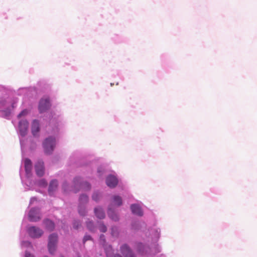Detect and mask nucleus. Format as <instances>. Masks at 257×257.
Returning a JSON list of instances; mask_svg holds the SVG:
<instances>
[{
  "label": "nucleus",
  "instance_id": "obj_19",
  "mask_svg": "<svg viewBox=\"0 0 257 257\" xmlns=\"http://www.w3.org/2000/svg\"><path fill=\"white\" fill-rule=\"evenodd\" d=\"M88 196L85 195H82L79 198V205L81 206L88 202Z\"/></svg>",
  "mask_w": 257,
  "mask_h": 257
},
{
  "label": "nucleus",
  "instance_id": "obj_5",
  "mask_svg": "<svg viewBox=\"0 0 257 257\" xmlns=\"http://www.w3.org/2000/svg\"><path fill=\"white\" fill-rule=\"evenodd\" d=\"M74 184L75 187L81 188L85 190H89L90 189V185L87 182L82 183L81 179L79 177H76L74 179Z\"/></svg>",
  "mask_w": 257,
  "mask_h": 257
},
{
  "label": "nucleus",
  "instance_id": "obj_11",
  "mask_svg": "<svg viewBox=\"0 0 257 257\" xmlns=\"http://www.w3.org/2000/svg\"><path fill=\"white\" fill-rule=\"evenodd\" d=\"M40 131L39 122L37 120H33L32 124V133L34 136H36Z\"/></svg>",
  "mask_w": 257,
  "mask_h": 257
},
{
  "label": "nucleus",
  "instance_id": "obj_23",
  "mask_svg": "<svg viewBox=\"0 0 257 257\" xmlns=\"http://www.w3.org/2000/svg\"><path fill=\"white\" fill-rule=\"evenodd\" d=\"M90 240H92L91 236L89 235H85L83 237V243H85L86 241Z\"/></svg>",
  "mask_w": 257,
  "mask_h": 257
},
{
  "label": "nucleus",
  "instance_id": "obj_29",
  "mask_svg": "<svg viewBox=\"0 0 257 257\" xmlns=\"http://www.w3.org/2000/svg\"><path fill=\"white\" fill-rule=\"evenodd\" d=\"M114 257H121L119 254H116Z\"/></svg>",
  "mask_w": 257,
  "mask_h": 257
},
{
  "label": "nucleus",
  "instance_id": "obj_26",
  "mask_svg": "<svg viewBox=\"0 0 257 257\" xmlns=\"http://www.w3.org/2000/svg\"><path fill=\"white\" fill-rule=\"evenodd\" d=\"M80 226V223L79 221H75L73 223L74 228L77 229Z\"/></svg>",
  "mask_w": 257,
  "mask_h": 257
},
{
  "label": "nucleus",
  "instance_id": "obj_9",
  "mask_svg": "<svg viewBox=\"0 0 257 257\" xmlns=\"http://www.w3.org/2000/svg\"><path fill=\"white\" fill-rule=\"evenodd\" d=\"M36 174L39 176H42L44 173V163L42 161H38L35 165Z\"/></svg>",
  "mask_w": 257,
  "mask_h": 257
},
{
  "label": "nucleus",
  "instance_id": "obj_15",
  "mask_svg": "<svg viewBox=\"0 0 257 257\" xmlns=\"http://www.w3.org/2000/svg\"><path fill=\"white\" fill-rule=\"evenodd\" d=\"M94 213L96 217L98 218L102 219L105 217V213L104 211L100 207L95 208L94 209Z\"/></svg>",
  "mask_w": 257,
  "mask_h": 257
},
{
  "label": "nucleus",
  "instance_id": "obj_31",
  "mask_svg": "<svg viewBox=\"0 0 257 257\" xmlns=\"http://www.w3.org/2000/svg\"><path fill=\"white\" fill-rule=\"evenodd\" d=\"M60 257H63V256H61Z\"/></svg>",
  "mask_w": 257,
  "mask_h": 257
},
{
  "label": "nucleus",
  "instance_id": "obj_3",
  "mask_svg": "<svg viewBox=\"0 0 257 257\" xmlns=\"http://www.w3.org/2000/svg\"><path fill=\"white\" fill-rule=\"evenodd\" d=\"M28 233L30 236L33 238H39L41 237L43 231L40 228L36 226H31L28 229Z\"/></svg>",
  "mask_w": 257,
  "mask_h": 257
},
{
  "label": "nucleus",
  "instance_id": "obj_17",
  "mask_svg": "<svg viewBox=\"0 0 257 257\" xmlns=\"http://www.w3.org/2000/svg\"><path fill=\"white\" fill-rule=\"evenodd\" d=\"M58 186V182L56 180H52L50 184L49 187V192L50 194L55 191Z\"/></svg>",
  "mask_w": 257,
  "mask_h": 257
},
{
  "label": "nucleus",
  "instance_id": "obj_6",
  "mask_svg": "<svg viewBox=\"0 0 257 257\" xmlns=\"http://www.w3.org/2000/svg\"><path fill=\"white\" fill-rule=\"evenodd\" d=\"M120 250L124 257H136L126 244L121 245Z\"/></svg>",
  "mask_w": 257,
  "mask_h": 257
},
{
  "label": "nucleus",
  "instance_id": "obj_8",
  "mask_svg": "<svg viewBox=\"0 0 257 257\" xmlns=\"http://www.w3.org/2000/svg\"><path fill=\"white\" fill-rule=\"evenodd\" d=\"M28 128V122L26 120H22L19 122V130L22 136L26 135Z\"/></svg>",
  "mask_w": 257,
  "mask_h": 257
},
{
  "label": "nucleus",
  "instance_id": "obj_1",
  "mask_svg": "<svg viewBox=\"0 0 257 257\" xmlns=\"http://www.w3.org/2000/svg\"><path fill=\"white\" fill-rule=\"evenodd\" d=\"M43 145L45 153L47 154H51L55 147V139L52 137H49L45 140Z\"/></svg>",
  "mask_w": 257,
  "mask_h": 257
},
{
  "label": "nucleus",
  "instance_id": "obj_2",
  "mask_svg": "<svg viewBox=\"0 0 257 257\" xmlns=\"http://www.w3.org/2000/svg\"><path fill=\"white\" fill-rule=\"evenodd\" d=\"M58 241V236L55 233L51 234L49 237L48 247L51 254L54 253L56 250Z\"/></svg>",
  "mask_w": 257,
  "mask_h": 257
},
{
  "label": "nucleus",
  "instance_id": "obj_13",
  "mask_svg": "<svg viewBox=\"0 0 257 257\" xmlns=\"http://www.w3.org/2000/svg\"><path fill=\"white\" fill-rule=\"evenodd\" d=\"M32 168V164L31 161L29 159L25 160V168L26 172L27 174L31 173Z\"/></svg>",
  "mask_w": 257,
  "mask_h": 257
},
{
  "label": "nucleus",
  "instance_id": "obj_12",
  "mask_svg": "<svg viewBox=\"0 0 257 257\" xmlns=\"http://www.w3.org/2000/svg\"><path fill=\"white\" fill-rule=\"evenodd\" d=\"M131 209L132 212L139 216H142L143 212L142 210L141 207L137 204H132L131 206Z\"/></svg>",
  "mask_w": 257,
  "mask_h": 257
},
{
  "label": "nucleus",
  "instance_id": "obj_24",
  "mask_svg": "<svg viewBox=\"0 0 257 257\" xmlns=\"http://www.w3.org/2000/svg\"><path fill=\"white\" fill-rule=\"evenodd\" d=\"M99 230L102 232H105L107 230L106 227L104 224H100L99 227Z\"/></svg>",
  "mask_w": 257,
  "mask_h": 257
},
{
  "label": "nucleus",
  "instance_id": "obj_10",
  "mask_svg": "<svg viewBox=\"0 0 257 257\" xmlns=\"http://www.w3.org/2000/svg\"><path fill=\"white\" fill-rule=\"evenodd\" d=\"M106 183L110 188H114L117 185L118 180L115 176L110 175L107 177Z\"/></svg>",
  "mask_w": 257,
  "mask_h": 257
},
{
  "label": "nucleus",
  "instance_id": "obj_18",
  "mask_svg": "<svg viewBox=\"0 0 257 257\" xmlns=\"http://www.w3.org/2000/svg\"><path fill=\"white\" fill-rule=\"evenodd\" d=\"M108 215L109 216V217L111 218L113 220L116 221L118 220V217L117 215L116 214H115L110 208H109L108 209Z\"/></svg>",
  "mask_w": 257,
  "mask_h": 257
},
{
  "label": "nucleus",
  "instance_id": "obj_28",
  "mask_svg": "<svg viewBox=\"0 0 257 257\" xmlns=\"http://www.w3.org/2000/svg\"><path fill=\"white\" fill-rule=\"evenodd\" d=\"M100 239L102 240H104V235H101L100 236Z\"/></svg>",
  "mask_w": 257,
  "mask_h": 257
},
{
  "label": "nucleus",
  "instance_id": "obj_21",
  "mask_svg": "<svg viewBox=\"0 0 257 257\" xmlns=\"http://www.w3.org/2000/svg\"><path fill=\"white\" fill-rule=\"evenodd\" d=\"M78 211H79V214L81 215H82V216L85 215V210L84 208H82V207L81 206V205H79Z\"/></svg>",
  "mask_w": 257,
  "mask_h": 257
},
{
  "label": "nucleus",
  "instance_id": "obj_14",
  "mask_svg": "<svg viewBox=\"0 0 257 257\" xmlns=\"http://www.w3.org/2000/svg\"><path fill=\"white\" fill-rule=\"evenodd\" d=\"M44 223L45 225L46 228L49 231L53 230L55 227L54 223L49 219L44 220Z\"/></svg>",
  "mask_w": 257,
  "mask_h": 257
},
{
  "label": "nucleus",
  "instance_id": "obj_7",
  "mask_svg": "<svg viewBox=\"0 0 257 257\" xmlns=\"http://www.w3.org/2000/svg\"><path fill=\"white\" fill-rule=\"evenodd\" d=\"M50 107V101L48 98L42 99L39 103V110L41 112H44Z\"/></svg>",
  "mask_w": 257,
  "mask_h": 257
},
{
  "label": "nucleus",
  "instance_id": "obj_20",
  "mask_svg": "<svg viewBox=\"0 0 257 257\" xmlns=\"http://www.w3.org/2000/svg\"><path fill=\"white\" fill-rule=\"evenodd\" d=\"M86 226H87V228L90 230V231H93V229H94V226H93V223L91 221H87L86 222Z\"/></svg>",
  "mask_w": 257,
  "mask_h": 257
},
{
  "label": "nucleus",
  "instance_id": "obj_27",
  "mask_svg": "<svg viewBox=\"0 0 257 257\" xmlns=\"http://www.w3.org/2000/svg\"><path fill=\"white\" fill-rule=\"evenodd\" d=\"M26 257H34V256L30 253L26 252Z\"/></svg>",
  "mask_w": 257,
  "mask_h": 257
},
{
  "label": "nucleus",
  "instance_id": "obj_25",
  "mask_svg": "<svg viewBox=\"0 0 257 257\" xmlns=\"http://www.w3.org/2000/svg\"><path fill=\"white\" fill-rule=\"evenodd\" d=\"M28 113V111L27 110H23L19 115L18 117H21L22 116H24Z\"/></svg>",
  "mask_w": 257,
  "mask_h": 257
},
{
  "label": "nucleus",
  "instance_id": "obj_4",
  "mask_svg": "<svg viewBox=\"0 0 257 257\" xmlns=\"http://www.w3.org/2000/svg\"><path fill=\"white\" fill-rule=\"evenodd\" d=\"M29 219L32 222L39 221L41 219L39 210L36 208L31 209L29 213Z\"/></svg>",
  "mask_w": 257,
  "mask_h": 257
},
{
  "label": "nucleus",
  "instance_id": "obj_16",
  "mask_svg": "<svg viewBox=\"0 0 257 257\" xmlns=\"http://www.w3.org/2000/svg\"><path fill=\"white\" fill-rule=\"evenodd\" d=\"M112 203L117 206H120L122 204L121 197L117 195L114 196L112 198Z\"/></svg>",
  "mask_w": 257,
  "mask_h": 257
},
{
  "label": "nucleus",
  "instance_id": "obj_22",
  "mask_svg": "<svg viewBox=\"0 0 257 257\" xmlns=\"http://www.w3.org/2000/svg\"><path fill=\"white\" fill-rule=\"evenodd\" d=\"M99 197H100V195L98 193H94L93 195H92V199L93 200H94V201H97L99 198Z\"/></svg>",
  "mask_w": 257,
  "mask_h": 257
},
{
  "label": "nucleus",
  "instance_id": "obj_30",
  "mask_svg": "<svg viewBox=\"0 0 257 257\" xmlns=\"http://www.w3.org/2000/svg\"><path fill=\"white\" fill-rule=\"evenodd\" d=\"M44 257H48V256H45Z\"/></svg>",
  "mask_w": 257,
  "mask_h": 257
}]
</instances>
